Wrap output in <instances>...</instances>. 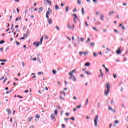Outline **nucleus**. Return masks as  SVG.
<instances>
[{
	"label": "nucleus",
	"instance_id": "obj_1",
	"mask_svg": "<svg viewBox=\"0 0 128 128\" xmlns=\"http://www.w3.org/2000/svg\"><path fill=\"white\" fill-rule=\"evenodd\" d=\"M106 87L107 90H105L104 94L106 96H108V92H110V83L108 82L106 84Z\"/></svg>",
	"mask_w": 128,
	"mask_h": 128
},
{
	"label": "nucleus",
	"instance_id": "obj_2",
	"mask_svg": "<svg viewBox=\"0 0 128 128\" xmlns=\"http://www.w3.org/2000/svg\"><path fill=\"white\" fill-rule=\"evenodd\" d=\"M43 40H44V36H42V37L40 39V42H38L37 43H36V42H34V45L36 46V48H38V46H40V44H42Z\"/></svg>",
	"mask_w": 128,
	"mask_h": 128
},
{
	"label": "nucleus",
	"instance_id": "obj_3",
	"mask_svg": "<svg viewBox=\"0 0 128 128\" xmlns=\"http://www.w3.org/2000/svg\"><path fill=\"white\" fill-rule=\"evenodd\" d=\"M52 14V10L50 8H48V11L46 12V18H48V14Z\"/></svg>",
	"mask_w": 128,
	"mask_h": 128
},
{
	"label": "nucleus",
	"instance_id": "obj_4",
	"mask_svg": "<svg viewBox=\"0 0 128 128\" xmlns=\"http://www.w3.org/2000/svg\"><path fill=\"white\" fill-rule=\"evenodd\" d=\"M74 72H76V70H74L72 71H70L68 73V75L70 76V77L69 78V80H72V77L74 76Z\"/></svg>",
	"mask_w": 128,
	"mask_h": 128
},
{
	"label": "nucleus",
	"instance_id": "obj_5",
	"mask_svg": "<svg viewBox=\"0 0 128 128\" xmlns=\"http://www.w3.org/2000/svg\"><path fill=\"white\" fill-rule=\"evenodd\" d=\"M98 116L96 115L94 118V122L95 126H98Z\"/></svg>",
	"mask_w": 128,
	"mask_h": 128
},
{
	"label": "nucleus",
	"instance_id": "obj_6",
	"mask_svg": "<svg viewBox=\"0 0 128 128\" xmlns=\"http://www.w3.org/2000/svg\"><path fill=\"white\" fill-rule=\"evenodd\" d=\"M80 56H82V54H84V56H86L88 54V52H79Z\"/></svg>",
	"mask_w": 128,
	"mask_h": 128
},
{
	"label": "nucleus",
	"instance_id": "obj_7",
	"mask_svg": "<svg viewBox=\"0 0 128 128\" xmlns=\"http://www.w3.org/2000/svg\"><path fill=\"white\" fill-rule=\"evenodd\" d=\"M108 110H112L113 112H116V109H112L110 106H108Z\"/></svg>",
	"mask_w": 128,
	"mask_h": 128
},
{
	"label": "nucleus",
	"instance_id": "obj_8",
	"mask_svg": "<svg viewBox=\"0 0 128 128\" xmlns=\"http://www.w3.org/2000/svg\"><path fill=\"white\" fill-rule=\"evenodd\" d=\"M48 19V22L49 24H52V19H50L49 17H48V18H47Z\"/></svg>",
	"mask_w": 128,
	"mask_h": 128
},
{
	"label": "nucleus",
	"instance_id": "obj_9",
	"mask_svg": "<svg viewBox=\"0 0 128 128\" xmlns=\"http://www.w3.org/2000/svg\"><path fill=\"white\" fill-rule=\"evenodd\" d=\"M118 50L116 51V54H121L122 51L120 50V48H118Z\"/></svg>",
	"mask_w": 128,
	"mask_h": 128
},
{
	"label": "nucleus",
	"instance_id": "obj_10",
	"mask_svg": "<svg viewBox=\"0 0 128 128\" xmlns=\"http://www.w3.org/2000/svg\"><path fill=\"white\" fill-rule=\"evenodd\" d=\"M72 16L74 17V18L78 20V16H76V14H73Z\"/></svg>",
	"mask_w": 128,
	"mask_h": 128
},
{
	"label": "nucleus",
	"instance_id": "obj_11",
	"mask_svg": "<svg viewBox=\"0 0 128 128\" xmlns=\"http://www.w3.org/2000/svg\"><path fill=\"white\" fill-rule=\"evenodd\" d=\"M42 10H44V8H42V7H40V8H39L38 12H42Z\"/></svg>",
	"mask_w": 128,
	"mask_h": 128
},
{
	"label": "nucleus",
	"instance_id": "obj_12",
	"mask_svg": "<svg viewBox=\"0 0 128 128\" xmlns=\"http://www.w3.org/2000/svg\"><path fill=\"white\" fill-rule=\"evenodd\" d=\"M51 118L52 120H54V118H56V116H54V114H51Z\"/></svg>",
	"mask_w": 128,
	"mask_h": 128
},
{
	"label": "nucleus",
	"instance_id": "obj_13",
	"mask_svg": "<svg viewBox=\"0 0 128 128\" xmlns=\"http://www.w3.org/2000/svg\"><path fill=\"white\" fill-rule=\"evenodd\" d=\"M114 14V11H110L108 12V15L109 16H112Z\"/></svg>",
	"mask_w": 128,
	"mask_h": 128
},
{
	"label": "nucleus",
	"instance_id": "obj_14",
	"mask_svg": "<svg viewBox=\"0 0 128 128\" xmlns=\"http://www.w3.org/2000/svg\"><path fill=\"white\" fill-rule=\"evenodd\" d=\"M46 2L50 4V6H52V2L49 0H46Z\"/></svg>",
	"mask_w": 128,
	"mask_h": 128
},
{
	"label": "nucleus",
	"instance_id": "obj_15",
	"mask_svg": "<svg viewBox=\"0 0 128 128\" xmlns=\"http://www.w3.org/2000/svg\"><path fill=\"white\" fill-rule=\"evenodd\" d=\"M84 66H90V63L88 62L84 64Z\"/></svg>",
	"mask_w": 128,
	"mask_h": 128
},
{
	"label": "nucleus",
	"instance_id": "obj_16",
	"mask_svg": "<svg viewBox=\"0 0 128 128\" xmlns=\"http://www.w3.org/2000/svg\"><path fill=\"white\" fill-rule=\"evenodd\" d=\"M6 112L9 114H12V110H10V109H6Z\"/></svg>",
	"mask_w": 128,
	"mask_h": 128
},
{
	"label": "nucleus",
	"instance_id": "obj_17",
	"mask_svg": "<svg viewBox=\"0 0 128 128\" xmlns=\"http://www.w3.org/2000/svg\"><path fill=\"white\" fill-rule=\"evenodd\" d=\"M60 94H63L64 96H66V92H64V91H62Z\"/></svg>",
	"mask_w": 128,
	"mask_h": 128
},
{
	"label": "nucleus",
	"instance_id": "obj_18",
	"mask_svg": "<svg viewBox=\"0 0 128 128\" xmlns=\"http://www.w3.org/2000/svg\"><path fill=\"white\" fill-rule=\"evenodd\" d=\"M85 74H92V73L90 71H86Z\"/></svg>",
	"mask_w": 128,
	"mask_h": 128
},
{
	"label": "nucleus",
	"instance_id": "obj_19",
	"mask_svg": "<svg viewBox=\"0 0 128 128\" xmlns=\"http://www.w3.org/2000/svg\"><path fill=\"white\" fill-rule=\"evenodd\" d=\"M40 118V114H36V118Z\"/></svg>",
	"mask_w": 128,
	"mask_h": 128
},
{
	"label": "nucleus",
	"instance_id": "obj_20",
	"mask_svg": "<svg viewBox=\"0 0 128 128\" xmlns=\"http://www.w3.org/2000/svg\"><path fill=\"white\" fill-rule=\"evenodd\" d=\"M28 32H27L26 34H24V38H28Z\"/></svg>",
	"mask_w": 128,
	"mask_h": 128
},
{
	"label": "nucleus",
	"instance_id": "obj_21",
	"mask_svg": "<svg viewBox=\"0 0 128 128\" xmlns=\"http://www.w3.org/2000/svg\"><path fill=\"white\" fill-rule=\"evenodd\" d=\"M82 14H84V8H82Z\"/></svg>",
	"mask_w": 128,
	"mask_h": 128
},
{
	"label": "nucleus",
	"instance_id": "obj_22",
	"mask_svg": "<svg viewBox=\"0 0 128 128\" xmlns=\"http://www.w3.org/2000/svg\"><path fill=\"white\" fill-rule=\"evenodd\" d=\"M33 118L32 116H30V118L28 119V122H32V120Z\"/></svg>",
	"mask_w": 128,
	"mask_h": 128
},
{
	"label": "nucleus",
	"instance_id": "obj_23",
	"mask_svg": "<svg viewBox=\"0 0 128 128\" xmlns=\"http://www.w3.org/2000/svg\"><path fill=\"white\" fill-rule=\"evenodd\" d=\"M12 90H10V91H7V92H6V94H10V92H12Z\"/></svg>",
	"mask_w": 128,
	"mask_h": 128
},
{
	"label": "nucleus",
	"instance_id": "obj_24",
	"mask_svg": "<svg viewBox=\"0 0 128 128\" xmlns=\"http://www.w3.org/2000/svg\"><path fill=\"white\" fill-rule=\"evenodd\" d=\"M104 16L100 15V18L102 20H104Z\"/></svg>",
	"mask_w": 128,
	"mask_h": 128
},
{
	"label": "nucleus",
	"instance_id": "obj_25",
	"mask_svg": "<svg viewBox=\"0 0 128 128\" xmlns=\"http://www.w3.org/2000/svg\"><path fill=\"white\" fill-rule=\"evenodd\" d=\"M4 44V40L0 41V44Z\"/></svg>",
	"mask_w": 128,
	"mask_h": 128
},
{
	"label": "nucleus",
	"instance_id": "obj_26",
	"mask_svg": "<svg viewBox=\"0 0 128 128\" xmlns=\"http://www.w3.org/2000/svg\"><path fill=\"white\" fill-rule=\"evenodd\" d=\"M68 28H72V26H70V24H68Z\"/></svg>",
	"mask_w": 128,
	"mask_h": 128
},
{
	"label": "nucleus",
	"instance_id": "obj_27",
	"mask_svg": "<svg viewBox=\"0 0 128 128\" xmlns=\"http://www.w3.org/2000/svg\"><path fill=\"white\" fill-rule=\"evenodd\" d=\"M60 8H58V5L55 6V9L56 10H58Z\"/></svg>",
	"mask_w": 128,
	"mask_h": 128
},
{
	"label": "nucleus",
	"instance_id": "obj_28",
	"mask_svg": "<svg viewBox=\"0 0 128 128\" xmlns=\"http://www.w3.org/2000/svg\"><path fill=\"white\" fill-rule=\"evenodd\" d=\"M44 40H48V36L46 35H44Z\"/></svg>",
	"mask_w": 128,
	"mask_h": 128
},
{
	"label": "nucleus",
	"instance_id": "obj_29",
	"mask_svg": "<svg viewBox=\"0 0 128 128\" xmlns=\"http://www.w3.org/2000/svg\"><path fill=\"white\" fill-rule=\"evenodd\" d=\"M38 76H40V74H44V72H38Z\"/></svg>",
	"mask_w": 128,
	"mask_h": 128
},
{
	"label": "nucleus",
	"instance_id": "obj_30",
	"mask_svg": "<svg viewBox=\"0 0 128 128\" xmlns=\"http://www.w3.org/2000/svg\"><path fill=\"white\" fill-rule=\"evenodd\" d=\"M78 4H81L82 1H80V0H78Z\"/></svg>",
	"mask_w": 128,
	"mask_h": 128
},
{
	"label": "nucleus",
	"instance_id": "obj_31",
	"mask_svg": "<svg viewBox=\"0 0 128 128\" xmlns=\"http://www.w3.org/2000/svg\"><path fill=\"white\" fill-rule=\"evenodd\" d=\"M72 78L74 82H76V76H73Z\"/></svg>",
	"mask_w": 128,
	"mask_h": 128
},
{
	"label": "nucleus",
	"instance_id": "obj_32",
	"mask_svg": "<svg viewBox=\"0 0 128 128\" xmlns=\"http://www.w3.org/2000/svg\"><path fill=\"white\" fill-rule=\"evenodd\" d=\"M52 72L54 74H56V70H52Z\"/></svg>",
	"mask_w": 128,
	"mask_h": 128
},
{
	"label": "nucleus",
	"instance_id": "obj_33",
	"mask_svg": "<svg viewBox=\"0 0 128 128\" xmlns=\"http://www.w3.org/2000/svg\"><path fill=\"white\" fill-rule=\"evenodd\" d=\"M68 10H69V7L66 6V12H68Z\"/></svg>",
	"mask_w": 128,
	"mask_h": 128
},
{
	"label": "nucleus",
	"instance_id": "obj_34",
	"mask_svg": "<svg viewBox=\"0 0 128 128\" xmlns=\"http://www.w3.org/2000/svg\"><path fill=\"white\" fill-rule=\"evenodd\" d=\"M93 55H94V57H96L98 56V54L96 52H93Z\"/></svg>",
	"mask_w": 128,
	"mask_h": 128
},
{
	"label": "nucleus",
	"instance_id": "obj_35",
	"mask_svg": "<svg viewBox=\"0 0 128 128\" xmlns=\"http://www.w3.org/2000/svg\"><path fill=\"white\" fill-rule=\"evenodd\" d=\"M92 29L94 30H96V32H98V29L96 28V27H92Z\"/></svg>",
	"mask_w": 128,
	"mask_h": 128
},
{
	"label": "nucleus",
	"instance_id": "obj_36",
	"mask_svg": "<svg viewBox=\"0 0 128 128\" xmlns=\"http://www.w3.org/2000/svg\"><path fill=\"white\" fill-rule=\"evenodd\" d=\"M54 114H56H56H58V110H54Z\"/></svg>",
	"mask_w": 128,
	"mask_h": 128
},
{
	"label": "nucleus",
	"instance_id": "obj_37",
	"mask_svg": "<svg viewBox=\"0 0 128 128\" xmlns=\"http://www.w3.org/2000/svg\"><path fill=\"white\" fill-rule=\"evenodd\" d=\"M8 60H0V62H6Z\"/></svg>",
	"mask_w": 128,
	"mask_h": 128
},
{
	"label": "nucleus",
	"instance_id": "obj_38",
	"mask_svg": "<svg viewBox=\"0 0 128 128\" xmlns=\"http://www.w3.org/2000/svg\"><path fill=\"white\" fill-rule=\"evenodd\" d=\"M8 80V78H6L4 80V82H3V84H4V82H6V81Z\"/></svg>",
	"mask_w": 128,
	"mask_h": 128
},
{
	"label": "nucleus",
	"instance_id": "obj_39",
	"mask_svg": "<svg viewBox=\"0 0 128 128\" xmlns=\"http://www.w3.org/2000/svg\"><path fill=\"white\" fill-rule=\"evenodd\" d=\"M90 42V38H88V39L86 40V42Z\"/></svg>",
	"mask_w": 128,
	"mask_h": 128
},
{
	"label": "nucleus",
	"instance_id": "obj_40",
	"mask_svg": "<svg viewBox=\"0 0 128 128\" xmlns=\"http://www.w3.org/2000/svg\"><path fill=\"white\" fill-rule=\"evenodd\" d=\"M119 122H118V120H116L114 122V124H118Z\"/></svg>",
	"mask_w": 128,
	"mask_h": 128
},
{
	"label": "nucleus",
	"instance_id": "obj_41",
	"mask_svg": "<svg viewBox=\"0 0 128 128\" xmlns=\"http://www.w3.org/2000/svg\"><path fill=\"white\" fill-rule=\"evenodd\" d=\"M105 70H106V72H108L109 70H108V68H105Z\"/></svg>",
	"mask_w": 128,
	"mask_h": 128
},
{
	"label": "nucleus",
	"instance_id": "obj_42",
	"mask_svg": "<svg viewBox=\"0 0 128 128\" xmlns=\"http://www.w3.org/2000/svg\"><path fill=\"white\" fill-rule=\"evenodd\" d=\"M90 45L92 46H94V43L92 42V43L90 44Z\"/></svg>",
	"mask_w": 128,
	"mask_h": 128
},
{
	"label": "nucleus",
	"instance_id": "obj_43",
	"mask_svg": "<svg viewBox=\"0 0 128 128\" xmlns=\"http://www.w3.org/2000/svg\"><path fill=\"white\" fill-rule=\"evenodd\" d=\"M44 90H46L48 91V88L47 86H45Z\"/></svg>",
	"mask_w": 128,
	"mask_h": 128
},
{
	"label": "nucleus",
	"instance_id": "obj_44",
	"mask_svg": "<svg viewBox=\"0 0 128 128\" xmlns=\"http://www.w3.org/2000/svg\"><path fill=\"white\" fill-rule=\"evenodd\" d=\"M56 28L58 30H60V28L58 27V26H56Z\"/></svg>",
	"mask_w": 128,
	"mask_h": 128
},
{
	"label": "nucleus",
	"instance_id": "obj_45",
	"mask_svg": "<svg viewBox=\"0 0 128 128\" xmlns=\"http://www.w3.org/2000/svg\"><path fill=\"white\" fill-rule=\"evenodd\" d=\"M64 120L66 121V122H68V118H64Z\"/></svg>",
	"mask_w": 128,
	"mask_h": 128
},
{
	"label": "nucleus",
	"instance_id": "obj_46",
	"mask_svg": "<svg viewBox=\"0 0 128 128\" xmlns=\"http://www.w3.org/2000/svg\"><path fill=\"white\" fill-rule=\"evenodd\" d=\"M100 106V102H98V108H99Z\"/></svg>",
	"mask_w": 128,
	"mask_h": 128
},
{
	"label": "nucleus",
	"instance_id": "obj_47",
	"mask_svg": "<svg viewBox=\"0 0 128 128\" xmlns=\"http://www.w3.org/2000/svg\"><path fill=\"white\" fill-rule=\"evenodd\" d=\"M114 78H116V74H113Z\"/></svg>",
	"mask_w": 128,
	"mask_h": 128
},
{
	"label": "nucleus",
	"instance_id": "obj_48",
	"mask_svg": "<svg viewBox=\"0 0 128 128\" xmlns=\"http://www.w3.org/2000/svg\"><path fill=\"white\" fill-rule=\"evenodd\" d=\"M17 96H18V98H22V96L20 95H18Z\"/></svg>",
	"mask_w": 128,
	"mask_h": 128
},
{
	"label": "nucleus",
	"instance_id": "obj_49",
	"mask_svg": "<svg viewBox=\"0 0 128 128\" xmlns=\"http://www.w3.org/2000/svg\"><path fill=\"white\" fill-rule=\"evenodd\" d=\"M82 106L80 105L76 106V108H81Z\"/></svg>",
	"mask_w": 128,
	"mask_h": 128
},
{
	"label": "nucleus",
	"instance_id": "obj_50",
	"mask_svg": "<svg viewBox=\"0 0 128 128\" xmlns=\"http://www.w3.org/2000/svg\"><path fill=\"white\" fill-rule=\"evenodd\" d=\"M70 120H72L74 121V118L72 117V118H70Z\"/></svg>",
	"mask_w": 128,
	"mask_h": 128
},
{
	"label": "nucleus",
	"instance_id": "obj_51",
	"mask_svg": "<svg viewBox=\"0 0 128 128\" xmlns=\"http://www.w3.org/2000/svg\"><path fill=\"white\" fill-rule=\"evenodd\" d=\"M12 12L13 14H16V10L14 9L12 10Z\"/></svg>",
	"mask_w": 128,
	"mask_h": 128
},
{
	"label": "nucleus",
	"instance_id": "obj_52",
	"mask_svg": "<svg viewBox=\"0 0 128 128\" xmlns=\"http://www.w3.org/2000/svg\"><path fill=\"white\" fill-rule=\"evenodd\" d=\"M80 40H81V42H84V38H80Z\"/></svg>",
	"mask_w": 128,
	"mask_h": 128
},
{
	"label": "nucleus",
	"instance_id": "obj_53",
	"mask_svg": "<svg viewBox=\"0 0 128 128\" xmlns=\"http://www.w3.org/2000/svg\"><path fill=\"white\" fill-rule=\"evenodd\" d=\"M62 128H66V126H64V124H62Z\"/></svg>",
	"mask_w": 128,
	"mask_h": 128
},
{
	"label": "nucleus",
	"instance_id": "obj_54",
	"mask_svg": "<svg viewBox=\"0 0 128 128\" xmlns=\"http://www.w3.org/2000/svg\"><path fill=\"white\" fill-rule=\"evenodd\" d=\"M0 50L1 52H4V48H0Z\"/></svg>",
	"mask_w": 128,
	"mask_h": 128
},
{
	"label": "nucleus",
	"instance_id": "obj_55",
	"mask_svg": "<svg viewBox=\"0 0 128 128\" xmlns=\"http://www.w3.org/2000/svg\"><path fill=\"white\" fill-rule=\"evenodd\" d=\"M114 31L115 32H116L117 34L118 33V30H116V29L114 30Z\"/></svg>",
	"mask_w": 128,
	"mask_h": 128
},
{
	"label": "nucleus",
	"instance_id": "obj_56",
	"mask_svg": "<svg viewBox=\"0 0 128 128\" xmlns=\"http://www.w3.org/2000/svg\"><path fill=\"white\" fill-rule=\"evenodd\" d=\"M100 74H101V76H102V69H100Z\"/></svg>",
	"mask_w": 128,
	"mask_h": 128
},
{
	"label": "nucleus",
	"instance_id": "obj_57",
	"mask_svg": "<svg viewBox=\"0 0 128 128\" xmlns=\"http://www.w3.org/2000/svg\"><path fill=\"white\" fill-rule=\"evenodd\" d=\"M85 24L86 26H88V24L87 22H85Z\"/></svg>",
	"mask_w": 128,
	"mask_h": 128
},
{
	"label": "nucleus",
	"instance_id": "obj_58",
	"mask_svg": "<svg viewBox=\"0 0 128 128\" xmlns=\"http://www.w3.org/2000/svg\"><path fill=\"white\" fill-rule=\"evenodd\" d=\"M16 11L18 14V12H20V10H18V8H16Z\"/></svg>",
	"mask_w": 128,
	"mask_h": 128
},
{
	"label": "nucleus",
	"instance_id": "obj_59",
	"mask_svg": "<svg viewBox=\"0 0 128 128\" xmlns=\"http://www.w3.org/2000/svg\"><path fill=\"white\" fill-rule=\"evenodd\" d=\"M25 14H28V9H26L24 11Z\"/></svg>",
	"mask_w": 128,
	"mask_h": 128
},
{
	"label": "nucleus",
	"instance_id": "obj_60",
	"mask_svg": "<svg viewBox=\"0 0 128 128\" xmlns=\"http://www.w3.org/2000/svg\"><path fill=\"white\" fill-rule=\"evenodd\" d=\"M16 44H18V46H19L20 42H18V41H16Z\"/></svg>",
	"mask_w": 128,
	"mask_h": 128
},
{
	"label": "nucleus",
	"instance_id": "obj_61",
	"mask_svg": "<svg viewBox=\"0 0 128 128\" xmlns=\"http://www.w3.org/2000/svg\"><path fill=\"white\" fill-rule=\"evenodd\" d=\"M64 6V3H61V6Z\"/></svg>",
	"mask_w": 128,
	"mask_h": 128
},
{
	"label": "nucleus",
	"instance_id": "obj_62",
	"mask_svg": "<svg viewBox=\"0 0 128 128\" xmlns=\"http://www.w3.org/2000/svg\"><path fill=\"white\" fill-rule=\"evenodd\" d=\"M10 122H12V118H10Z\"/></svg>",
	"mask_w": 128,
	"mask_h": 128
},
{
	"label": "nucleus",
	"instance_id": "obj_63",
	"mask_svg": "<svg viewBox=\"0 0 128 128\" xmlns=\"http://www.w3.org/2000/svg\"><path fill=\"white\" fill-rule=\"evenodd\" d=\"M30 128H34V126L33 125H32L31 126H30Z\"/></svg>",
	"mask_w": 128,
	"mask_h": 128
},
{
	"label": "nucleus",
	"instance_id": "obj_64",
	"mask_svg": "<svg viewBox=\"0 0 128 128\" xmlns=\"http://www.w3.org/2000/svg\"><path fill=\"white\" fill-rule=\"evenodd\" d=\"M60 98L61 99V100H64V97H62V96H60Z\"/></svg>",
	"mask_w": 128,
	"mask_h": 128
}]
</instances>
